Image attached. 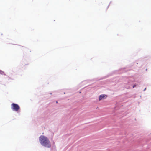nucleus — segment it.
I'll return each mask as SVG.
<instances>
[{"instance_id": "f257e3e1", "label": "nucleus", "mask_w": 151, "mask_h": 151, "mask_svg": "<svg viewBox=\"0 0 151 151\" xmlns=\"http://www.w3.org/2000/svg\"><path fill=\"white\" fill-rule=\"evenodd\" d=\"M39 140L41 145L47 148H50L51 146L50 142L49 139L44 136H40Z\"/></svg>"}, {"instance_id": "f03ea898", "label": "nucleus", "mask_w": 151, "mask_h": 151, "mask_svg": "<svg viewBox=\"0 0 151 151\" xmlns=\"http://www.w3.org/2000/svg\"><path fill=\"white\" fill-rule=\"evenodd\" d=\"M11 109L13 111H17L19 110L20 107L17 104L12 103L11 104Z\"/></svg>"}, {"instance_id": "7ed1b4c3", "label": "nucleus", "mask_w": 151, "mask_h": 151, "mask_svg": "<svg viewBox=\"0 0 151 151\" xmlns=\"http://www.w3.org/2000/svg\"><path fill=\"white\" fill-rule=\"evenodd\" d=\"M107 97V96L105 95L102 94L99 96V100L100 101L103 99Z\"/></svg>"}, {"instance_id": "20e7f679", "label": "nucleus", "mask_w": 151, "mask_h": 151, "mask_svg": "<svg viewBox=\"0 0 151 151\" xmlns=\"http://www.w3.org/2000/svg\"><path fill=\"white\" fill-rule=\"evenodd\" d=\"M0 74L2 75H5L4 72L1 70H0Z\"/></svg>"}, {"instance_id": "39448f33", "label": "nucleus", "mask_w": 151, "mask_h": 151, "mask_svg": "<svg viewBox=\"0 0 151 151\" xmlns=\"http://www.w3.org/2000/svg\"><path fill=\"white\" fill-rule=\"evenodd\" d=\"M136 86L135 85H134V86H133V88H134V87H135Z\"/></svg>"}, {"instance_id": "423d86ee", "label": "nucleus", "mask_w": 151, "mask_h": 151, "mask_svg": "<svg viewBox=\"0 0 151 151\" xmlns=\"http://www.w3.org/2000/svg\"><path fill=\"white\" fill-rule=\"evenodd\" d=\"M1 35H3V34H1Z\"/></svg>"}]
</instances>
